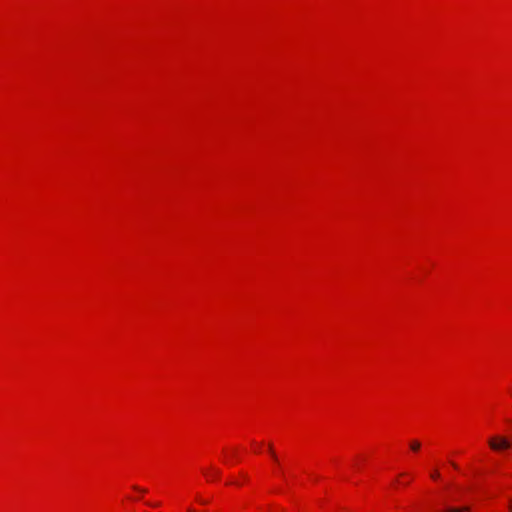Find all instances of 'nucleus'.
<instances>
[{"instance_id":"obj_1","label":"nucleus","mask_w":512,"mask_h":512,"mask_svg":"<svg viewBox=\"0 0 512 512\" xmlns=\"http://www.w3.org/2000/svg\"><path fill=\"white\" fill-rule=\"evenodd\" d=\"M488 445L493 451H506L512 447V438L509 439L502 435H495L488 440Z\"/></svg>"},{"instance_id":"obj_2","label":"nucleus","mask_w":512,"mask_h":512,"mask_svg":"<svg viewBox=\"0 0 512 512\" xmlns=\"http://www.w3.org/2000/svg\"><path fill=\"white\" fill-rule=\"evenodd\" d=\"M410 447L413 451H418L421 447V444L417 440H414L411 442Z\"/></svg>"},{"instance_id":"obj_3","label":"nucleus","mask_w":512,"mask_h":512,"mask_svg":"<svg viewBox=\"0 0 512 512\" xmlns=\"http://www.w3.org/2000/svg\"><path fill=\"white\" fill-rule=\"evenodd\" d=\"M457 510H460V512H469L471 510V507L470 506L457 507Z\"/></svg>"},{"instance_id":"obj_4","label":"nucleus","mask_w":512,"mask_h":512,"mask_svg":"<svg viewBox=\"0 0 512 512\" xmlns=\"http://www.w3.org/2000/svg\"><path fill=\"white\" fill-rule=\"evenodd\" d=\"M446 512H460V510H457V507H448Z\"/></svg>"},{"instance_id":"obj_5","label":"nucleus","mask_w":512,"mask_h":512,"mask_svg":"<svg viewBox=\"0 0 512 512\" xmlns=\"http://www.w3.org/2000/svg\"><path fill=\"white\" fill-rule=\"evenodd\" d=\"M269 450H270V453H271L272 458H273L274 460H277V457H276L275 453L273 452V449H272V445H271V444L269 445Z\"/></svg>"},{"instance_id":"obj_6","label":"nucleus","mask_w":512,"mask_h":512,"mask_svg":"<svg viewBox=\"0 0 512 512\" xmlns=\"http://www.w3.org/2000/svg\"><path fill=\"white\" fill-rule=\"evenodd\" d=\"M431 477L433 479H437L439 477V473L437 471H435V472L432 473Z\"/></svg>"},{"instance_id":"obj_7","label":"nucleus","mask_w":512,"mask_h":512,"mask_svg":"<svg viewBox=\"0 0 512 512\" xmlns=\"http://www.w3.org/2000/svg\"><path fill=\"white\" fill-rule=\"evenodd\" d=\"M133 488H134L135 490L140 491V492H143V493H145V492H146V490H145V489H141V488H140V487H138V486H134Z\"/></svg>"},{"instance_id":"obj_8","label":"nucleus","mask_w":512,"mask_h":512,"mask_svg":"<svg viewBox=\"0 0 512 512\" xmlns=\"http://www.w3.org/2000/svg\"><path fill=\"white\" fill-rule=\"evenodd\" d=\"M509 511L512 512V498L509 500Z\"/></svg>"},{"instance_id":"obj_9","label":"nucleus","mask_w":512,"mask_h":512,"mask_svg":"<svg viewBox=\"0 0 512 512\" xmlns=\"http://www.w3.org/2000/svg\"><path fill=\"white\" fill-rule=\"evenodd\" d=\"M199 502L202 503V504H206V500H202L201 498H198Z\"/></svg>"},{"instance_id":"obj_10","label":"nucleus","mask_w":512,"mask_h":512,"mask_svg":"<svg viewBox=\"0 0 512 512\" xmlns=\"http://www.w3.org/2000/svg\"><path fill=\"white\" fill-rule=\"evenodd\" d=\"M452 466H453L454 468H458V467H457V465H456L455 463H452Z\"/></svg>"}]
</instances>
